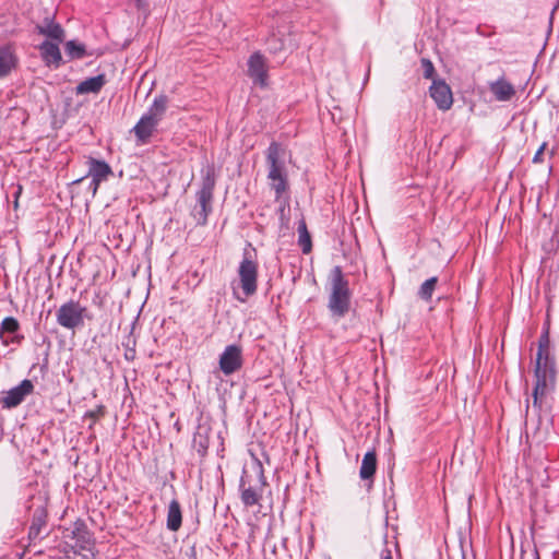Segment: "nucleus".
I'll return each instance as SVG.
<instances>
[{
    "label": "nucleus",
    "mask_w": 559,
    "mask_h": 559,
    "mask_svg": "<svg viewBox=\"0 0 559 559\" xmlns=\"http://www.w3.org/2000/svg\"><path fill=\"white\" fill-rule=\"evenodd\" d=\"M535 386L533 390L532 406L527 405L530 409L540 411L546 404L547 397L555 390L556 384V370L555 360L550 353V338L548 330H545L538 341V350L536 356L535 367Z\"/></svg>",
    "instance_id": "1"
},
{
    "label": "nucleus",
    "mask_w": 559,
    "mask_h": 559,
    "mask_svg": "<svg viewBox=\"0 0 559 559\" xmlns=\"http://www.w3.org/2000/svg\"><path fill=\"white\" fill-rule=\"evenodd\" d=\"M266 167L269 185L280 200L288 189L287 153L276 142L271 143L266 151Z\"/></svg>",
    "instance_id": "2"
},
{
    "label": "nucleus",
    "mask_w": 559,
    "mask_h": 559,
    "mask_svg": "<svg viewBox=\"0 0 559 559\" xmlns=\"http://www.w3.org/2000/svg\"><path fill=\"white\" fill-rule=\"evenodd\" d=\"M328 308L333 317L343 318L350 307L352 293L342 269L334 266L328 277Z\"/></svg>",
    "instance_id": "3"
},
{
    "label": "nucleus",
    "mask_w": 559,
    "mask_h": 559,
    "mask_svg": "<svg viewBox=\"0 0 559 559\" xmlns=\"http://www.w3.org/2000/svg\"><path fill=\"white\" fill-rule=\"evenodd\" d=\"M215 183V170L212 166H206L202 169L201 189L197 193V204L192 210V215L199 225H205L207 216L212 212Z\"/></svg>",
    "instance_id": "4"
},
{
    "label": "nucleus",
    "mask_w": 559,
    "mask_h": 559,
    "mask_svg": "<svg viewBox=\"0 0 559 559\" xmlns=\"http://www.w3.org/2000/svg\"><path fill=\"white\" fill-rule=\"evenodd\" d=\"M167 108V97L158 96L154 99L148 111L142 116L140 121L133 128L135 136L141 141L145 142L155 130L156 126L160 121Z\"/></svg>",
    "instance_id": "5"
},
{
    "label": "nucleus",
    "mask_w": 559,
    "mask_h": 559,
    "mask_svg": "<svg viewBox=\"0 0 559 559\" xmlns=\"http://www.w3.org/2000/svg\"><path fill=\"white\" fill-rule=\"evenodd\" d=\"M86 307L79 301L69 300L57 310L56 319L60 326L68 330H75L83 326Z\"/></svg>",
    "instance_id": "6"
},
{
    "label": "nucleus",
    "mask_w": 559,
    "mask_h": 559,
    "mask_svg": "<svg viewBox=\"0 0 559 559\" xmlns=\"http://www.w3.org/2000/svg\"><path fill=\"white\" fill-rule=\"evenodd\" d=\"M238 275H239V285L241 287L243 297L238 295L236 292H235V295L239 301L245 302L247 297L255 294V292H257V280H258L257 263L254 261L250 260L249 258L245 257L239 265Z\"/></svg>",
    "instance_id": "7"
},
{
    "label": "nucleus",
    "mask_w": 559,
    "mask_h": 559,
    "mask_svg": "<svg viewBox=\"0 0 559 559\" xmlns=\"http://www.w3.org/2000/svg\"><path fill=\"white\" fill-rule=\"evenodd\" d=\"M253 468L258 483L260 484L259 487L251 485V475L248 471L243 472V475L240 479L241 500L246 507L258 504L262 497V489L264 485L262 466L260 463H257Z\"/></svg>",
    "instance_id": "8"
},
{
    "label": "nucleus",
    "mask_w": 559,
    "mask_h": 559,
    "mask_svg": "<svg viewBox=\"0 0 559 559\" xmlns=\"http://www.w3.org/2000/svg\"><path fill=\"white\" fill-rule=\"evenodd\" d=\"M429 94L440 110L445 111L452 107V91L443 80L433 79L429 87Z\"/></svg>",
    "instance_id": "9"
},
{
    "label": "nucleus",
    "mask_w": 559,
    "mask_h": 559,
    "mask_svg": "<svg viewBox=\"0 0 559 559\" xmlns=\"http://www.w3.org/2000/svg\"><path fill=\"white\" fill-rule=\"evenodd\" d=\"M242 352L237 345H228L219 357V368L222 372L229 376L241 368Z\"/></svg>",
    "instance_id": "10"
},
{
    "label": "nucleus",
    "mask_w": 559,
    "mask_h": 559,
    "mask_svg": "<svg viewBox=\"0 0 559 559\" xmlns=\"http://www.w3.org/2000/svg\"><path fill=\"white\" fill-rule=\"evenodd\" d=\"M34 390V385L31 380H23L17 386L3 393L0 402L5 408H13L20 405L27 395Z\"/></svg>",
    "instance_id": "11"
},
{
    "label": "nucleus",
    "mask_w": 559,
    "mask_h": 559,
    "mask_svg": "<svg viewBox=\"0 0 559 559\" xmlns=\"http://www.w3.org/2000/svg\"><path fill=\"white\" fill-rule=\"evenodd\" d=\"M248 74L255 82L261 85L265 83L266 69L265 60L259 52L253 53L248 60Z\"/></svg>",
    "instance_id": "12"
},
{
    "label": "nucleus",
    "mask_w": 559,
    "mask_h": 559,
    "mask_svg": "<svg viewBox=\"0 0 559 559\" xmlns=\"http://www.w3.org/2000/svg\"><path fill=\"white\" fill-rule=\"evenodd\" d=\"M490 92L495 95V98L499 102L510 100L514 94V86L507 82L504 79H499L489 85Z\"/></svg>",
    "instance_id": "13"
},
{
    "label": "nucleus",
    "mask_w": 559,
    "mask_h": 559,
    "mask_svg": "<svg viewBox=\"0 0 559 559\" xmlns=\"http://www.w3.org/2000/svg\"><path fill=\"white\" fill-rule=\"evenodd\" d=\"M16 56L11 46H0V78L11 73L16 67Z\"/></svg>",
    "instance_id": "14"
},
{
    "label": "nucleus",
    "mask_w": 559,
    "mask_h": 559,
    "mask_svg": "<svg viewBox=\"0 0 559 559\" xmlns=\"http://www.w3.org/2000/svg\"><path fill=\"white\" fill-rule=\"evenodd\" d=\"M41 57L47 66L59 67L61 62V52L57 44L44 41L39 46Z\"/></svg>",
    "instance_id": "15"
},
{
    "label": "nucleus",
    "mask_w": 559,
    "mask_h": 559,
    "mask_svg": "<svg viewBox=\"0 0 559 559\" xmlns=\"http://www.w3.org/2000/svg\"><path fill=\"white\" fill-rule=\"evenodd\" d=\"M88 173L87 177L93 179L105 181L112 174L110 166L104 160L95 158H88Z\"/></svg>",
    "instance_id": "16"
},
{
    "label": "nucleus",
    "mask_w": 559,
    "mask_h": 559,
    "mask_svg": "<svg viewBox=\"0 0 559 559\" xmlns=\"http://www.w3.org/2000/svg\"><path fill=\"white\" fill-rule=\"evenodd\" d=\"M106 83V79L104 74H99L93 78H88L82 81L76 86V94L83 95L88 93H98Z\"/></svg>",
    "instance_id": "17"
},
{
    "label": "nucleus",
    "mask_w": 559,
    "mask_h": 559,
    "mask_svg": "<svg viewBox=\"0 0 559 559\" xmlns=\"http://www.w3.org/2000/svg\"><path fill=\"white\" fill-rule=\"evenodd\" d=\"M46 526V512L43 509H38L34 512L32 524L28 531V539L31 542L36 540L40 537L43 528Z\"/></svg>",
    "instance_id": "18"
},
{
    "label": "nucleus",
    "mask_w": 559,
    "mask_h": 559,
    "mask_svg": "<svg viewBox=\"0 0 559 559\" xmlns=\"http://www.w3.org/2000/svg\"><path fill=\"white\" fill-rule=\"evenodd\" d=\"M182 522L181 508L177 500H171L167 512V528L176 532L180 528Z\"/></svg>",
    "instance_id": "19"
},
{
    "label": "nucleus",
    "mask_w": 559,
    "mask_h": 559,
    "mask_svg": "<svg viewBox=\"0 0 559 559\" xmlns=\"http://www.w3.org/2000/svg\"><path fill=\"white\" fill-rule=\"evenodd\" d=\"M39 34L49 38L62 41L64 39V31L60 24L46 20L45 24L37 26Z\"/></svg>",
    "instance_id": "20"
},
{
    "label": "nucleus",
    "mask_w": 559,
    "mask_h": 559,
    "mask_svg": "<svg viewBox=\"0 0 559 559\" xmlns=\"http://www.w3.org/2000/svg\"><path fill=\"white\" fill-rule=\"evenodd\" d=\"M377 469V456L373 451H369L365 454L359 475L361 479H370L374 475Z\"/></svg>",
    "instance_id": "21"
},
{
    "label": "nucleus",
    "mask_w": 559,
    "mask_h": 559,
    "mask_svg": "<svg viewBox=\"0 0 559 559\" xmlns=\"http://www.w3.org/2000/svg\"><path fill=\"white\" fill-rule=\"evenodd\" d=\"M20 328L17 320L13 317H7L2 320L0 326V338L3 344L8 345L10 341L4 337L5 333H15Z\"/></svg>",
    "instance_id": "22"
},
{
    "label": "nucleus",
    "mask_w": 559,
    "mask_h": 559,
    "mask_svg": "<svg viewBox=\"0 0 559 559\" xmlns=\"http://www.w3.org/2000/svg\"><path fill=\"white\" fill-rule=\"evenodd\" d=\"M66 52L70 59H81L85 55V47L75 40H70L66 44Z\"/></svg>",
    "instance_id": "23"
},
{
    "label": "nucleus",
    "mask_w": 559,
    "mask_h": 559,
    "mask_svg": "<svg viewBox=\"0 0 559 559\" xmlns=\"http://www.w3.org/2000/svg\"><path fill=\"white\" fill-rule=\"evenodd\" d=\"M299 245L302 248L304 253H308L311 250L310 235L307 230L306 223L301 221L298 225Z\"/></svg>",
    "instance_id": "24"
},
{
    "label": "nucleus",
    "mask_w": 559,
    "mask_h": 559,
    "mask_svg": "<svg viewBox=\"0 0 559 559\" xmlns=\"http://www.w3.org/2000/svg\"><path fill=\"white\" fill-rule=\"evenodd\" d=\"M193 447L201 455H204L209 448L207 437L202 432L201 428L195 432L193 437Z\"/></svg>",
    "instance_id": "25"
},
{
    "label": "nucleus",
    "mask_w": 559,
    "mask_h": 559,
    "mask_svg": "<svg viewBox=\"0 0 559 559\" xmlns=\"http://www.w3.org/2000/svg\"><path fill=\"white\" fill-rule=\"evenodd\" d=\"M438 278L437 277H430L429 280L425 281L423 285L419 288V296L424 300H429L432 296V293L436 288Z\"/></svg>",
    "instance_id": "26"
},
{
    "label": "nucleus",
    "mask_w": 559,
    "mask_h": 559,
    "mask_svg": "<svg viewBox=\"0 0 559 559\" xmlns=\"http://www.w3.org/2000/svg\"><path fill=\"white\" fill-rule=\"evenodd\" d=\"M423 75L425 79H432L435 74V67L429 59H421Z\"/></svg>",
    "instance_id": "27"
},
{
    "label": "nucleus",
    "mask_w": 559,
    "mask_h": 559,
    "mask_svg": "<svg viewBox=\"0 0 559 559\" xmlns=\"http://www.w3.org/2000/svg\"><path fill=\"white\" fill-rule=\"evenodd\" d=\"M546 147H547V143H546V142H544V143L539 146V148L537 150V152L535 153V155H534V157H533V162H534L535 164H538V163H542V162H543V154H544V152H545Z\"/></svg>",
    "instance_id": "28"
},
{
    "label": "nucleus",
    "mask_w": 559,
    "mask_h": 559,
    "mask_svg": "<svg viewBox=\"0 0 559 559\" xmlns=\"http://www.w3.org/2000/svg\"><path fill=\"white\" fill-rule=\"evenodd\" d=\"M100 182L102 181L92 178L91 183H90V190L92 191L93 195H95L97 193Z\"/></svg>",
    "instance_id": "29"
},
{
    "label": "nucleus",
    "mask_w": 559,
    "mask_h": 559,
    "mask_svg": "<svg viewBox=\"0 0 559 559\" xmlns=\"http://www.w3.org/2000/svg\"><path fill=\"white\" fill-rule=\"evenodd\" d=\"M82 550L92 551L90 536L83 537V544L80 546Z\"/></svg>",
    "instance_id": "30"
},
{
    "label": "nucleus",
    "mask_w": 559,
    "mask_h": 559,
    "mask_svg": "<svg viewBox=\"0 0 559 559\" xmlns=\"http://www.w3.org/2000/svg\"><path fill=\"white\" fill-rule=\"evenodd\" d=\"M381 559H392L391 550L385 548L381 551Z\"/></svg>",
    "instance_id": "31"
},
{
    "label": "nucleus",
    "mask_w": 559,
    "mask_h": 559,
    "mask_svg": "<svg viewBox=\"0 0 559 559\" xmlns=\"http://www.w3.org/2000/svg\"><path fill=\"white\" fill-rule=\"evenodd\" d=\"M99 412H100V409H99V411H97V412H92V413H90V415H91L92 417H96V416L98 415V413H99Z\"/></svg>",
    "instance_id": "32"
},
{
    "label": "nucleus",
    "mask_w": 559,
    "mask_h": 559,
    "mask_svg": "<svg viewBox=\"0 0 559 559\" xmlns=\"http://www.w3.org/2000/svg\"><path fill=\"white\" fill-rule=\"evenodd\" d=\"M190 559H195L194 557L190 558Z\"/></svg>",
    "instance_id": "33"
},
{
    "label": "nucleus",
    "mask_w": 559,
    "mask_h": 559,
    "mask_svg": "<svg viewBox=\"0 0 559 559\" xmlns=\"http://www.w3.org/2000/svg\"><path fill=\"white\" fill-rule=\"evenodd\" d=\"M536 559H539L538 557Z\"/></svg>",
    "instance_id": "34"
}]
</instances>
